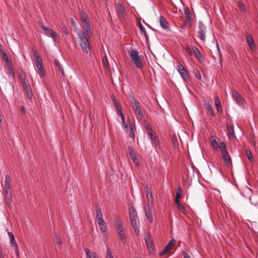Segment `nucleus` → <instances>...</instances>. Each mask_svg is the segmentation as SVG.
Segmentation results:
<instances>
[{
  "label": "nucleus",
  "instance_id": "nucleus-15",
  "mask_svg": "<svg viewBox=\"0 0 258 258\" xmlns=\"http://www.w3.org/2000/svg\"><path fill=\"white\" fill-rule=\"evenodd\" d=\"M33 57L34 59V62L37 68L41 69V68H43L41 59L36 52H34Z\"/></svg>",
  "mask_w": 258,
  "mask_h": 258
},
{
  "label": "nucleus",
  "instance_id": "nucleus-16",
  "mask_svg": "<svg viewBox=\"0 0 258 258\" xmlns=\"http://www.w3.org/2000/svg\"><path fill=\"white\" fill-rule=\"evenodd\" d=\"M192 49L193 52L194 53L197 59L199 61L202 62L203 60V55L201 53V52L200 51L199 49L195 46H192Z\"/></svg>",
  "mask_w": 258,
  "mask_h": 258
},
{
  "label": "nucleus",
  "instance_id": "nucleus-20",
  "mask_svg": "<svg viewBox=\"0 0 258 258\" xmlns=\"http://www.w3.org/2000/svg\"><path fill=\"white\" fill-rule=\"evenodd\" d=\"M97 223L99 226L101 231L106 236L107 234V228L104 220L98 221Z\"/></svg>",
  "mask_w": 258,
  "mask_h": 258
},
{
  "label": "nucleus",
  "instance_id": "nucleus-60",
  "mask_svg": "<svg viewBox=\"0 0 258 258\" xmlns=\"http://www.w3.org/2000/svg\"><path fill=\"white\" fill-rule=\"evenodd\" d=\"M118 7V10H122L124 9L123 6L121 5V4L119 3H118L117 5Z\"/></svg>",
  "mask_w": 258,
  "mask_h": 258
},
{
  "label": "nucleus",
  "instance_id": "nucleus-36",
  "mask_svg": "<svg viewBox=\"0 0 258 258\" xmlns=\"http://www.w3.org/2000/svg\"><path fill=\"white\" fill-rule=\"evenodd\" d=\"M184 13L185 15L186 19L188 20H190L191 19V13L190 10L188 7L184 8Z\"/></svg>",
  "mask_w": 258,
  "mask_h": 258
},
{
  "label": "nucleus",
  "instance_id": "nucleus-58",
  "mask_svg": "<svg viewBox=\"0 0 258 258\" xmlns=\"http://www.w3.org/2000/svg\"><path fill=\"white\" fill-rule=\"evenodd\" d=\"M168 251V250L167 249H166V247H165L163 249V250H162L159 252V254H160V255L162 256V255H164Z\"/></svg>",
  "mask_w": 258,
  "mask_h": 258
},
{
  "label": "nucleus",
  "instance_id": "nucleus-4",
  "mask_svg": "<svg viewBox=\"0 0 258 258\" xmlns=\"http://www.w3.org/2000/svg\"><path fill=\"white\" fill-rule=\"evenodd\" d=\"M130 56L138 69L141 70L143 68V65L141 62L140 58L139 57V53L137 50H132L129 52Z\"/></svg>",
  "mask_w": 258,
  "mask_h": 258
},
{
  "label": "nucleus",
  "instance_id": "nucleus-6",
  "mask_svg": "<svg viewBox=\"0 0 258 258\" xmlns=\"http://www.w3.org/2000/svg\"><path fill=\"white\" fill-rule=\"evenodd\" d=\"M199 25V35L198 37L201 41L204 42L205 40L206 27L204 26L202 21H199L198 23Z\"/></svg>",
  "mask_w": 258,
  "mask_h": 258
},
{
  "label": "nucleus",
  "instance_id": "nucleus-45",
  "mask_svg": "<svg viewBox=\"0 0 258 258\" xmlns=\"http://www.w3.org/2000/svg\"><path fill=\"white\" fill-rule=\"evenodd\" d=\"M211 144L213 148L215 149H218L219 148V145H218V143L216 139H214L211 140Z\"/></svg>",
  "mask_w": 258,
  "mask_h": 258
},
{
  "label": "nucleus",
  "instance_id": "nucleus-56",
  "mask_svg": "<svg viewBox=\"0 0 258 258\" xmlns=\"http://www.w3.org/2000/svg\"><path fill=\"white\" fill-rule=\"evenodd\" d=\"M20 79L23 83V85L25 84V83H27L28 82H29V81H28V79L26 78V76H21L20 77Z\"/></svg>",
  "mask_w": 258,
  "mask_h": 258
},
{
  "label": "nucleus",
  "instance_id": "nucleus-57",
  "mask_svg": "<svg viewBox=\"0 0 258 258\" xmlns=\"http://www.w3.org/2000/svg\"><path fill=\"white\" fill-rule=\"evenodd\" d=\"M186 50L189 53V55H191L193 53L192 49H191L189 46H186Z\"/></svg>",
  "mask_w": 258,
  "mask_h": 258
},
{
  "label": "nucleus",
  "instance_id": "nucleus-10",
  "mask_svg": "<svg viewBox=\"0 0 258 258\" xmlns=\"http://www.w3.org/2000/svg\"><path fill=\"white\" fill-rule=\"evenodd\" d=\"M128 150V153H129L130 157L132 159L133 162L134 163V164L136 165H139V161L136 156V153H135L133 148L132 147L129 146Z\"/></svg>",
  "mask_w": 258,
  "mask_h": 258
},
{
  "label": "nucleus",
  "instance_id": "nucleus-9",
  "mask_svg": "<svg viewBox=\"0 0 258 258\" xmlns=\"http://www.w3.org/2000/svg\"><path fill=\"white\" fill-rule=\"evenodd\" d=\"M144 211L148 220L150 223H152L153 221V218L151 208L150 207L149 204L148 206L145 205L144 206Z\"/></svg>",
  "mask_w": 258,
  "mask_h": 258
},
{
  "label": "nucleus",
  "instance_id": "nucleus-55",
  "mask_svg": "<svg viewBox=\"0 0 258 258\" xmlns=\"http://www.w3.org/2000/svg\"><path fill=\"white\" fill-rule=\"evenodd\" d=\"M106 258H113V256L110 251V250L109 248H107V251H106Z\"/></svg>",
  "mask_w": 258,
  "mask_h": 258
},
{
  "label": "nucleus",
  "instance_id": "nucleus-64",
  "mask_svg": "<svg viewBox=\"0 0 258 258\" xmlns=\"http://www.w3.org/2000/svg\"><path fill=\"white\" fill-rule=\"evenodd\" d=\"M238 6L239 7V8L242 10L243 9H244V6L243 5H242L241 3H238Z\"/></svg>",
  "mask_w": 258,
  "mask_h": 258
},
{
  "label": "nucleus",
  "instance_id": "nucleus-23",
  "mask_svg": "<svg viewBox=\"0 0 258 258\" xmlns=\"http://www.w3.org/2000/svg\"><path fill=\"white\" fill-rule=\"evenodd\" d=\"M249 201L251 204L258 208V194H253L249 198Z\"/></svg>",
  "mask_w": 258,
  "mask_h": 258
},
{
  "label": "nucleus",
  "instance_id": "nucleus-40",
  "mask_svg": "<svg viewBox=\"0 0 258 258\" xmlns=\"http://www.w3.org/2000/svg\"><path fill=\"white\" fill-rule=\"evenodd\" d=\"M24 91H25V94L27 95V97L28 98H29L30 99H31L33 96L31 87L25 89Z\"/></svg>",
  "mask_w": 258,
  "mask_h": 258
},
{
  "label": "nucleus",
  "instance_id": "nucleus-62",
  "mask_svg": "<svg viewBox=\"0 0 258 258\" xmlns=\"http://www.w3.org/2000/svg\"><path fill=\"white\" fill-rule=\"evenodd\" d=\"M30 86L29 82H28L27 83H25V84H23L24 89H25L26 88H30Z\"/></svg>",
  "mask_w": 258,
  "mask_h": 258
},
{
  "label": "nucleus",
  "instance_id": "nucleus-59",
  "mask_svg": "<svg viewBox=\"0 0 258 258\" xmlns=\"http://www.w3.org/2000/svg\"><path fill=\"white\" fill-rule=\"evenodd\" d=\"M182 254L183 255L184 258H191L189 254L185 251H182Z\"/></svg>",
  "mask_w": 258,
  "mask_h": 258
},
{
  "label": "nucleus",
  "instance_id": "nucleus-11",
  "mask_svg": "<svg viewBox=\"0 0 258 258\" xmlns=\"http://www.w3.org/2000/svg\"><path fill=\"white\" fill-rule=\"evenodd\" d=\"M81 20L82 23L83 24L84 26L87 29V32H88L90 31V23L89 20L88 19L87 16L84 14H82L81 17Z\"/></svg>",
  "mask_w": 258,
  "mask_h": 258
},
{
  "label": "nucleus",
  "instance_id": "nucleus-31",
  "mask_svg": "<svg viewBox=\"0 0 258 258\" xmlns=\"http://www.w3.org/2000/svg\"><path fill=\"white\" fill-rule=\"evenodd\" d=\"M128 212L130 219L137 218V214L136 211L134 208H130Z\"/></svg>",
  "mask_w": 258,
  "mask_h": 258
},
{
  "label": "nucleus",
  "instance_id": "nucleus-47",
  "mask_svg": "<svg viewBox=\"0 0 258 258\" xmlns=\"http://www.w3.org/2000/svg\"><path fill=\"white\" fill-rule=\"evenodd\" d=\"M0 55L3 58V59L5 60L6 62L9 60V57L5 51H2Z\"/></svg>",
  "mask_w": 258,
  "mask_h": 258
},
{
  "label": "nucleus",
  "instance_id": "nucleus-51",
  "mask_svg": "<svg viewBox=\"0 0 258 258\" xmlns=\"http://www.w3.org/2000/svg\"><path fill=\"white\" fill-rule=\"evenodd\" d=\"M131 224L132 227L136 226L138 225L137 222V218H134L133 219H130Z\"/></svg>",
  "mask_w": 258,
  "mask_h": 258
},
{
  "label": "nucleus",
  "instance_id": "nucleus-48",
  "mask_svg": "<svg viewBox=\"0 0 258 258\" xmlns=\"http://www.w3.org/2000/svg\"><path fill=\"white\" fill-rule=\"evenodd\" d=\"M146 128L148 130V135L149 136H152V134L154 133H153V130L152 129V127H151V126L150 124H148L146 126Z\"/></svg>",
  "mask_w": 258,
  "mask_h": 258
},
{
  "label": "nucleus",
  "instance_id": "nucleus-33",
  "mask_svg": "<svg viewBox=\"0 0 258 258\" xmlns=\"http://www.w3.org/2000/svg\"><path fill=\"white\" fill-rule=\"evenodd\" d=\"M175 204H176V205L177 206L178 209L181 213H182L184 214H186V210H185L184 207L181 204H180L179 202H178H178H175Z\"/></svg>",
  "mask_w": 258,
  "mask_h": 258
},
{
  "label": "nucleus",
  "instance_id": "nucleus-61",
  "mask_svg": "<svg viewBox=\"0 0 258 258\" xmlns=\"http://www.w3.org/2000/svg\"><path fill=\"white\" fill-rule=\"evenodd\" d=\"M118 7V10H122L124 9L123 6L121 5V4L119 3H118L117 5Z\"/></svg>",
  "mask_w": 258,
  "mask_h": 258
},
{
  "label": "nucleus",
  "instance_id": "nucleus-3",
  "mask_svg": "<svg viewBox=\"0 0 258 258\" xmlns=\"http://www.w3.org/2000/svg\"><path fill=\"white\" fill-rule=\"evenodd\" d=\"M128 99L136 114L139 115L141 118L143 117L144 116L142 108L139 102L137 100L135 97L134 96L130 95L128 96Z\"/></svg>",
  "mask_w": 258,
  "mask_h": 258
},
{
  "label": "nucleus",
  "instance_id": "nucleus-50",
  "mask_svg": "<svg viewBox=\"0 0 258 258\" xmlns=\"http://www.w3.org/2000/svg\"><path fill=\"white\" fill-rule=\"evenodd\" d=\"M38 70L39 75L41 77H43L45 75V71L43 69V68H41V69H37Z\"/></svg>",
  "mask_w": 258,
  "mask_h": 258
},
{
  "label": "nucleus",
  "instance_id": "nucleus-52",
  "mask_svg": "<svg viewBox=\"0 0 258 258\" xmlns=\"http://www.w3.org/2000/svg\"><path fill=\"white\" fill-rule=\"evenodd\" d=\"M132 228H133V229L134 230L135 234L137 236H138L139 235V233H140V230H139V228L138 227V225H137L136 226H133V227H132Z\"/></svg>",
  "mask_w": 258,
  "mask_h": 258
},
{
  "label": "nucleus",
  "instance_id": "nucleus-21",
  "mask_svg": "<svg viewBox=\"0 0 258 258\" xmlns=\"http://www.w3.org/2000/svg\"><path fill=\"white\" fill-rule=\"evenodd\" d=\"M97 223L99 226L101 231L106 236L107 234V228L104 220L98 221Z\"/></svg>",
  "mask_w": 258,
  "mask_h": 258
},
{
  "label": "nucleus",
  "instance_id": "nucleus-13",
  "mask_svg": "<svg viewBox=\"0 0 258 258\" xmlns=\"http://www.w3.org/2000/svg\"><path fill=\"white\" fill-rule=\"evenodd\" d=\"M145 242L147 247L149 249H153L154 244L153 243L152 238L150 234H147L145 236Z\"/></svg>",
  "mask_w": 258,
  "mask_h": 258
},
{
  "label": "nucleus",
  "instance_id": "nucleus-44",
  "mask_svg": "<svg viewBox=\"0 0 258 258\" xmlns=\"http://www.w3.org/2000/svg\"><path fill=\"white\" fill-rule=\"evenodd\" d=\"M102 63L103 66L108 69L109 68V63L106 55H104L102 58Z\"/></svg>",
  "mask_w": 258,
  "mask_h": 258
},
{
  "label": "nucleus",
  "instance_id": "nucleus-19",
  "mask_svg": "<svg viewBox=\"0 0 258 258\" xmlns=\"http://www.w3.org/2000/svg\"><path fill=\"white\" fill-rule=\"evenodd\" d=\"M246 40L250 49L252 50H254L255 48V46L254 43L253 38L250 34H247Z\"/></svg>",
  "mask_w": 258,
  "mask_h": 258
},
{
  "label": "nucleus",
  "instance_id": "nucleus-30",
  "mask_svg": "<svg viewBox=\"0 0 258 258\" xmlns=\"http://www.w3.org/2000/svg\"><path fill=\"white\" fill-rule=\"evenodd\" d=\"M117 15L120 19H124L127 16L126 13L125 12L124 9L118 10Z\"/></svg>",
  "mask_w": 258,
  "mask_h": 258
},
{
  "label": "nucleus",
  "instance_id": "nucleus-34",
  "mask_svg": "<svg viewBox=\"0 0 258 258\" xmlns=\"http://www.w3.org/2000/svg\"><path fill=\"white\" fill-rule=\"evenodd\" d=\"M146 197L149 203L153 204L154 202V198L152 192L148 191L146 193Z\"/></svg>",
  "mask_w": 258,
  "mask_h": 258
},
{
  "label": "nucleus",
  "instance_id": "nucleus-49",
  "mask_svg": "<svg viewBox=\"0 0 258 258\" xmlns=\"http://www.w3.org/2000/svg\"><path fill=\"white\" fill-rule=\"evenodd\" d=\"M232 97L234 99H235L236 98H238L240 96V95L239 94V93H238V92L237 91H236L235 90H232Z\"/></svg>",
  "mask_w": 258,
  "mask_h": 258
},
{
  "label": "nucleus",
  "instance_id": "nucleus-38",
  "mask_svg": "<svg viewBox=\"0 0 258 258\" xmlns=\"http://www.w3.org/2000/svg\"><path fill=\"white\" fill-rule=\"evenodd\" d=\"M54 63L58 67L59 70L60 71L62 76H64V72L62 67L61 66L60 62L57 59H55L54 61Z\"/></svg>",
  "mask_w": 258,
  "mask_h": 258
},
{
  "label": "nucleus",
  "instance_id": "nucleus-28",
  "mask_svg": "<svg viewBox=\"0 0 258 258\" xmlns=\"http://www.w3.org/2000/svg\"><path fill=\"white\" fill-rule=\"evenodd\" d=\"M215 106L216 107V109H217V111L222 112V106L221 105L220 100L217 96L215 97Z\"/></svg>",
  "mask_w": 258,
  "mask_h": 258
},
{
  "label": "nucleus",
  "instance_id": "nucleus-37",
  "mask_svg": "<svg viewBox=\"0 0 258 258\" xmlns=\"http://www.w3.org/2000/svg\"><path fill=\"white\" fill-rule=\"evenodd\" d=\"M234 100L238 105L240 106V107L243 106V103L245 101V100L241 96H239L238 98H236L235 99H234Z\"/></svg>",
  "mask_w": 258,
  "mask_h": 258
},
{
  "label": "nucleus",
  "instance_id": "nucleus-5",
  "mask_svg": "<svg viewBox=\"0 0 258 258\" xmlns=\"http://www.w3.org/2000/svg\"><path fill=\"white\" fill-rule=\"evenodd\" d=\"M115 222L116 231L119 235L120 239L123 244H125L126 238L124 233V230L122 227V224L120 221L119 219H116L115 220Z\"/></svg>",
  "mask_w": 258,
  "mask_h": 258
},
{
  "label": "nucleus",
  "instance_id": "nucleus-22",
  "mask_svg": "<svg viewBox=\"0 0 258 258\" xmlns=\"http://www.w3.org/2000/svg\"><path fill=\"white\" fill-rule=\"evenodd\" d=\"M4 188L6 189H12L11 184V178L8 174L5 175Z\"/></svg>",
  "mask_w": 258,
  "mask_h": 258
},
{
  "label": "nucleus",
  "instance_id": "nucleus-14",
  "mask_svg": "<svg viewBox=\"0 0 258 258\" xmlns=\"http://www.w3.org/2000/svg\"><path fill=\"white\" fill-rule=\"evenodd\" d=\"M159 23L161 27L164 30L169 29V24L166 19L162 16L159 17Z\"/></svg>",
  "mask_w": 258,
  "mask_h": 258
},
{
  "label": "nucleus",
  "instance_id": "nucleus-24",
  "mask_svg": "<svg viewBox=\"0 0 258 258\" xmlns=\"http://www.w3.org/2000/svg\"><path fill=\"white\" fill-rule=\"evenodd\" d=\"M150 139H151L153 145L155 146V148H157L160 147V142L157 138V137L154 135V133L152 134V136H149Z\"/></svg>",
  "mask_w": 258,
  "mask_h": 258
},
{
  "label": "nucleus",
  "instance_id": "nucleus-46",
  "mask_svg": "<svg viewBox=\"0 0 258 258\" xmlns=\"http://www.w3.org/2000/svg\"><path fill=\"white\" fill-rule=\"evenodd\" d=\"M175 242V240L174 239H172L167 244V245L166 246V249H167L168 250L171 248L172 245L174 244Z\"/></svg>",
  "mask_w": 258,
  "mask_h": 258
},
{
  "label": "nucleus",
  "instance_id": "nucleus-1",
  "mask_svg": "<svg viewBox=\"0 0 258 258\" xmlns=\"http://www.w3.org/2000/svg\"><path fill=\"white\" fill-rule=\"evenodd\" d=\"M78 35L80 39L79 45L82 51L85 53H88L90 47L89 41L86 36V33L83 31H80L78 33Z\"/></svg>",
  "mask_w": 258,
  "mask_h": 258
},
{
  "label": "nucleus",
  "instance_id": "nucleus-7",
  "mask_svg": "<svg viewBox=\"0 0 258 258\" xmlns=\"http://www.w3.org/2000/svg\"><path fill=\"white\" fill-rule=\"evenodd\" d=\"M8 236L10 239L11 245L12 247L14 250L15 251V253L17 255V256L18 257L19 255V248H18V244H17L16 241H15V236H14V234L11 232H9L8 233Z\"/></svg>",
  "mask_w": 258,
  "mask_h": 258
},
{
  "label": "nucleus",
  "instance_id": "nucleus-2",
  "mask_svg": "<svg viewBox=\"0 0 258 258\" xmlns=\"http://www.w3.org/2000/svg\"><path fill=\"white\" fill-rule=\"evenodd\" d=\"M219 149L221 152L222 158L224 160L225 164L228 166L232 165L231 158L227 150L226 145L224 142L220 143Z\"/></svg>",
  "mask_w": 258,
  "mask_h": 258
},
{
  "label": "nucleus",
  "instance_id": "nucleus-12",
  "mask_svg": "<svg viewBox=\"0 0 258 258\" xmlns=\"http://www.w3.org/2000/svg\"><path fill=\"white\" fill-rule=\"evenodd\" d=\"M41 27L49 36L56 38L58 36V34L51 29L48 28L43 25H41Z\"/></svg>",
  "mask_w": 258,
  "mask_h": 258
},
{
  "label": "nucleus",
  "instance_id": "nucleus-8",
  "mask_svg": "<svg viewBox=\"0 0 258 258\" xmlns=\"http://www.w3.org/2000/svg\"><path fill=\"white\" fill-rule=\"evenodd\" d=\"M177 70L179 73L180 74V75H181L183 80L185 82H187L189 78L187 71L185 70L183 67V66L179 62H178Z\"/></svg>",
  "mask_w": 258,
  "mask_h": 258
},
{
  "label": "nucleus",
  "instance_id": "nucleus-17",
  "mask_svg": "<svg viewBox=\"0 0 258 258\" xmlns=\"http://www.w3.org/2000/svg\"><path fill=\"white\" fill-rule=\"evenodd\" d=\"M204 105L210 114L213 117L215 116V113L211 102L208 100H205L204 101Z\"/></svg>",
  "mask_w": 258,
  "mask_h": 258
},
{
  "label": "nucleus",
  "instance_id": "nucleus-42",
  "mask_svg": "<svg viewBox=\"0 0 258 258\" xmlns=\"http://www.w3.org/2000/svg\"><path fill=\"white\" fill-rule=\"evenodd\" d=\"M182 196V190L180 187L178 188L176 193L175 202H179L178 199Z\"/></svg>",
  "mask_w": 258,
  "mask_h": 258
},
{
  "label": "nucleus",
  "instance_id": "nucleus-43",
  "mask_svg": "<svg viewBox=\"0 0 258 258\" xmlns=\"http://www.w3.org/2000/svg\"><path fill=\"white\" fill-rule=\"evenodd\" d=\"M119 116H120L121 119V126H122V128L126 129L128 127V125L125 123V117H124L123 114L122 115H120Z\"/></svg>",
  "mask_w": 258,
  "mask_h": 258
},
{
  "label": "nucleus",
  "instance_id": "nucleus-39",
  "mask_svg": "<svg viewBox=\"0 0 258 258\" xmlns=\"http://www.w3.org/2000/svg\"><path fill=\"white\" fill-rule=\"evenodd\" d=\"M246 156L248 160L251 162L253 163L254 161V158L253 157L252 154L250 150L246 151Z\"/></svg>",
  "mask_w": 258,
  "mask_h": 258
},
{
  "label": "nucleus",
  "instance_id": "nucleus-63",
  "mask_svg": "<svg viewBox=\"0 0 258 258\" xmlns=\"http://www.w3.org/2000/svg\"><path fill=\"white\" fill-rule=\"evenodd\" d=\"M112 100L114 102V105L119 104L117 100L115 99V97L114 96L112 97Z\"/></svg>",
  "mask_w": 258,
  "mask_h": 258
},
{
  "label": "nucleus",
  "instance_id": "nucleus-26",
  "mask_svg": "<svg viewBox=\"0 0 258 258\" xmlns=\"http://www.w3.org/2000/svg\"><path fill=\"white\" fill-rule=\"evenodd\" d=\"M96 219H97V222L104 220L103 218V215H102L100 208H99V207L96 208Z\"/></svg>",
  "mask_w": 258,
  "mask_h": 258
},
{
  "label": "nucleus",
  "instance_id": "nucleus-18",
  "mask_svg": "<svg viewBox=\"0 0 258 258\" xmlns=\"http://www.w3.org/2000/svg\"><path fill=\"white\" fill-rule=\"evenodd\" d=\"M4 195L6 200V203L8 205H10L12 199V192L11 189H6L4 188Z\"/></svg>",
  "mask_w": 258,
  "mask_h": 258
},
{
  "label": "nucleus",
  "instance_id": "nucleus-32",
  "mask_svg": "<svg viewBox=\"0 0 258 258\" xmlns=\"http://www.w3.org/2000/svg\"><path fill=\"white\" fill-rule=\"evenodd\" d=\"M6 64L7 66V68L10 71V73L12 74V76L14 75V68L12 64V61L9 60L8 61L6 62Z\"/></svg>",
  "mask_w": 258,
  "mask_h": 258
},
{
  "label": "nucleus",
  "instance_id": "nucleus-54",
  "mask_svg": "<svg viewBox=\"0 0 258 258\" xmlns=\"http://www.w3.org/2000/svg\"><path fill=\"white\" fill-rule=\"evenodd\" d=\"M195 76L196 77L199 79V80H201L202 79V77H201V73L200 72V71L198 70H196L195 72Z\"/></svg>",
  "mask_w": 258,
  "mask_h": 258
},
{
  "label": "nucleus",
  "instance_id": "nucleus-27",
  "mask_svg": "<svg viewBox=\"0 0 258 258\" xmlns=\"http://www.w3.org/2000/svg\"><path fill=\"white\" fill-rule=\"evenodd\" d=\"M130 136L131 138L135 140L136 131L135 125L134 124H131L130 125Z\"/></svg>",
  "mask_w": 258,
  "mask_h": 258
},
{
  "label": "nucleus",
  "instance_id": "nucleus-29",
  "mask_svg": "<svg viewBox=\"0 0 258 258\" xmlns=\"http://www.w3.org/2000/svg\"><path fill=\"white\" fill-rule=\"evenodd\" d=\"M227 129L228 132L229 136H230L231 137H235V132L233 125L227 124Z\"/></svg>",
  "mask_w": 258,
  "mask_h": 258
},
{
  "label": "nucleus",
  "instance_id": "nucleus-35",
  "mask_svg": "<svg viewBox=\"0 0 258 258\" xmlns=\"http://www.w3.org/2000/svg\"><path fill=\"white\" fill-rule=\"evenodd\" d=\"M139 28L141 32L143 34L144 36L146 38H148V36L147 33L145 30V28L142 25V24L140 22L138 24Z\"/></svg>",
  "mask_w": 258,
  "mask_h": 258
},
{
  "label": "nucleus",
  "instance_id": "nucleus-53",
  "mask_svg": "<svg viewBox=\"0 0 258 258\" xmlns=\"http://www.w3.org/2000/svg\"><path fill=\"white\" fill-rule=\"evenodd\" d=\"M54 240L55 243L57 244L60 245L61 244V240L60 238V237L58 236H55V238Z\"/></svg>",
  "mask_w": 258,
  "mask_h": 258
},
{
  "label": "nucleus",
  "instance_id": "nucleus-41",
  "mask_svg": "<svg viewBox=\"0 0 258 258\" xmlns=\"http://www.w3.org/2000/svg\"><path fill=\"white\" fill-rule=\"evenodd\" d=\"M115 108L117 114L118 116L123 114V112L122 111V107L119 104L115 105Z\"/></svg>",
  "mask_w": 258,
  "mask_h": 258
},
{
  "label": "nucleus",
  "instance_id": "nucleus-25",
  "mask_svg": "<svg viewBox=\"0 0 258 258\" xmlns=\"http://www.w3.org/2000/svg\"><path fill=\"white\" fill-rule=\"evenodd\" d=\"M86 256L88 258H99L98 255L94 252L92 251L90 249L87 248L85 250Z\"/></svg>",
  "mask_w": 258,
  "mask_h": 258
}]
</instances>
